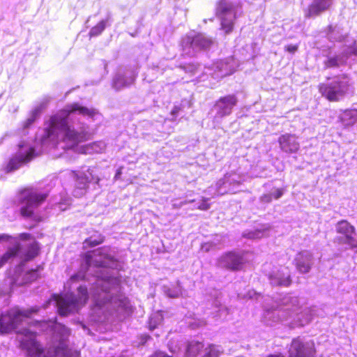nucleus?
<instances>
[{
    "mask_svg": "<svg viewBox=\"0 0 357 357\" xmlns=\"http://www.w3.org/2000/svg\"><path fill=\"white\" fill-rule=\"evenodd\" d=\"M76 115L96 119L99 116V113L93 108L83 107L78 103L66 105L64 109L45 122V134H87L82 130L83 128L79 124L76 126L69 125L68 119L75 117Z\"/></svg>",
    "mask_w": 357,
    "mask_h": 357,
    "instance_id": "nucleus-1",
    "label": "nucleus"
},
{
    "mask_svg": "<svg viewBox=\"0 0 357 357\" xmlns=\"http://www.w3.org/2000/svg\"><path fill=\"white\" fill-rule=\"evenodd\" d=\"M17 194L18 204H24L20 208V213L24 218L29 219L35 223L33 226L29 227L32 229L43 220L42 215L35 212V208L46 201L49 193L38 192L32 187H26L20 189Z\"/></svg>",
    "mask_w": 357,
    "mask_h": 357,
    "instance_id": "nucleus-2",
    "label": "nucleus"
},
{
    "mask_svg": "<svg viewBox=\"0 0 357 357\" xmlns=\"http://www.w3.org/2000/svg\"><path fill=\"white\" fill-rule=\"evenodd\" d=\"M242 13L240 0H220L216 6V15L220 20L222 29L229 33L232 31L234 22Z\"/></svg>",
    "mask_w": 357,
    "mask_h": 357,
    "instance_id": "nucleus-3",
    "label": "nucleus"
},
{
    "mask_svg": "<svg viewBox=\"0 0 357 357\" xmlns=\"http://www.w3.org/2000/svg\"><path fill=\"white\" fill-rule=\"evenodd\" d=\"M19 335V348L28 357H41L45 353V348L37 340L38 333L28 328H24L16 331Z\"/></svg>",
    "mask_w": 357,
    "mask_h": 357,
    "instance_id": "nucleus-4",
    "label": "nucleus"
},
{
    "mask_svg": "<svg viewBox=\"0 0 357 357\" xmlns=\"http://www.w3.org/2000/svg\"><path fill=\"white\" fill-rule=\"evenodd\" d=\"M40 155L41 151H37L35 146L19 144L18 151L9 160L6 169L8 172L17 170Z\"/></svg>",
    "mask_w": 357,
    "mask_h": 357,
    "instance_id": "nucleus-5",
    "label": "nucleus"
},
{
    "mask_svg": "<svg viewBox=\"0 0 357 357\" xmlns=\"http://www.w3.org/2000/svg\"><path fill=\"white\" fill-rule=\"evenodd\" d=\"M349 81L346 77H337L327 84L319 86V91L323 96L331 101L338 100L347 93Z\"/></svg>",
    "mask_w": 357,
    "mask_h": 357,
    "instance_id": "nucleus-6",
    "label": "nucleus"
},
{
    "mask_svg": "<svg viewBox=\"0 0 357 357\" xmlns=\"http://www.w3.org/2000/svg\"><path fill=\"white\" fill-rule=\"evenodd\" d=\"M212 43L211 38L202 33H199L194 36H186L183 38L181 45L185 54L192 56L200 50L208 48Z\"/></svg>",
    "mask_w": 357,
    "mask_h": 357,
    "instance_id": "nucleus-7",
    "label": "nucleus"
},
{
    "mask_svg": "<svg viewBox=\"0 0 357 357\" xmlns=\"http://www.w3.org/2000/svg\"><path fill=\"white\" fill-rule=\"evenodd\" d=\"M237 103V98L234 95H228L220 98L214 105L211 114L216 122L223 117L229 115L234 107Z\"/></svg>",
    "mask_w": 357,
    "mask_h": 357,
    "instance_id": "nucleus-8",
    "label": "nucleus"
},
{
    "mask_svg": "<svg viewBox=\"0 0 357 357\" xmlns=\"http://www.w3.org/2000/svg\"><path fill=\"white\" fill-rule=\"evenodd\" d=\"M43 269L42 265H38L36 268L26 271H24L21 266L16 267L14 275L10 278L12 285L23 286L36 281L40 278L39 271Z\"/></svg>",
    "mask_w": 357,
    "mask_h": 357,
    "instance_id": "nucleus-9",
    "label": "nucleus"
},
{
    "mask_svg": "<svg viewBox=\"0 0 357 357\" xmlns=\"http://www.w3.org/2000/svg\"><path fill=\"white\" fill-rule=\"evenodd\" d=\"M219 262L222 268L236 272L243 270L247 261L243 254L236 251H229L222 255Z\"/></svg>",
    "mask_w": 357,
    "mask_h": 357,
    "instance_id": "nucleus-10",
    "label": "nucleus"
},
{
    "mask_svg": "<svg viewBox=\"0 0 357 357\" xmlns=\"http://www.w3.org/2000/svg\"><path fill=\"white\" fill-rule=\"evenodd\" d=\"M353 56L357 57V46L354 45L343 47L337 54L327 56V59L324 62V67L326 68L340 67L344 65L347 59Z\"/></svg>",
    "mask_w": 357,
    "mask_h": 357,
    "instance_id": "nucleus-11",
    "label": "nucleus"
},
{
    "mask_svg": "<svg viewBox=\"0 0 357 357\" xmlns=\"http://www.w3.org/2000/svg\"><path fill=\"white\" fill-rule=\"evenodd\" d=\"M19 325L13 308L0 314V334H9L17 329Z\"/></svg>",
    "mask_w": 357,
    "mask_h": 357,
    "instance_id": "nucleus-12",
    "label": "nucleus"
},
{
    "mask_svg": "<svg viewBox=\"0 0 357 357\" xmlns=\"http://www.w3.org/2000/svg\"><path fill=\"white\" fill-rule=\"evenodd\" d=\"M135 77L132 71L119 72L113 79L112 86L116 91L121 90L132 84Z\"/></svg>",
    "mask_w": 357,
    "mask_h": 357,
    "instance_id": "nucleus-13",
    "label": "nucleus"
},
{
    "mask_svg": "<svg viewBox=\"0 0 357 357\" xmlns=\"http://www.w3.org/2000/svg\"><path fill=\"white\" fill-rule=\"evenodd\" d=\"M49 101V98H45L33 107V109L30 112L28 118L22 124L24 130H26L32 127L35 121L40 118Z\"/></svg>",
    "mask_w": 357,
    "mask_h": 357,
    "instance_id": "nucleus-14",
    "label": "nucleus"
},
{
    "mask_svg": "<svg viewBox=\"0 0 357 357\" xmlns=\"http://www.w3.org/2000/svg\"><path fill=\"white\" fill-rule=\"evenodd\" d=\"M60 135H43L40 142L34 146L37 151H41V155L45 151H48L52 149L59 147V137Z\"/></svg>",
    "mask_w": 357,
    "mask_h": 357,
    "instance_id": "nucleus-15",
    "label": "nucleus"
},
{
    "mask_svg": "<svg viewBox=\"0 0 357 357\" xmlns=\"http://www.w3.org/2000/svg\"><path fill=\"white\" fill-rule=\"evenodd\" d=\"M312 260L310 254L299 252L294 259V264L301 273H307L312 268Z\"/></svg>",
    "mask_w": 357,
    "mask_h": 357,
    "instance_id": "nucleus-16",
    "label": "nucleus"
},
{
    "mask_svg": "<svg viewBox=\"0 0 357 357\" xmlns=\"http://www.w3.org/2000/svg\"><path fill=\"white\" fill-rule=\"evenodd\" d=\"M332 4V0H314L309 6L305 16L310 17L317 16L328 10Z\"/></svg>",
    "mask_w": 357,
    "mask_h": 357,
    "instance_id": "nucleus-17",
    "label": "nucleus"
},
{
    "mask_svg": "<svg viewBox=\"0 0 357 357\" xmlns=\"http://www.w3.org/2000/svg\"><path fill=\"white\" fill-rule=\"evenodd\" d=\"M85 135H60L59 147L67 150L75 148L79 143L85 141Z\"/></svg>",
    "mask_w": 357,
    "mask_h": 357,
    "instance_id": "nucleus-18",
    "label": "nucleus"
},
{
    "mask_svg": "<svg viewBox=\"0 0 357 357\" xmlns=\"http://www.w3.org/2000/svg\"><path fill=\"white\" fill-rule=\"evenodd\" d=\"M281 149L287 153H295L299 149L294 135H282L279 139Z\"/></svg>",
    "mask_w": 357,
    "mask_h": 357,
    "instance_id": "nucleus-19",
    "label": "nucleus"
},
{
    "mask_svg": "<svg viewBox=\"0 0 357 357\" xmlns=\"http://www.w3.org/2000/svg\"><path fill=\"white\" fill-rule=\"evenodd\" d=\"M105 149V144L103 142H96L82 146L79 152L83 154H93L102 153Z\"/></svg>",
    "mask_w": 357,
    "mask_h": 357,
    "instance_id": "nucleus-20",
    "label": "nucleus"
},
{
    "mask_svg": "<svg viewBox=\"0 0 357 357\" xmlns=\"http://www.w3.org/2000/svg\"><path fill=\"white\" fill-rule=\"evenodd\" d=\"M22 249L20 243H16L13 247L9 248L0 259V267L6 264L9 260L15 258Z\"/></svg>",
    "mask_w": 357,
    "mask_h": 357,
    "instance_id": "nucleus-21",
    "label": "nucleus"
},
{
    "mask_svg": "<svg viewBox=\"0 0 357 357\" xmlns=\"http://www.w3.org/2000/svg\"><path fill=\"white\" fill-rule=\"evenodd\" d=\"M341 121L344 126H349L357 121V109L345 110L340 116Z\"/></svg>",
    "mask_w": 357,
    "mask_h": 357,
    "instance_id": "nucleus-22",
    "label": "nucleus"
},
{
    "mask_svg": "<svg viewBox=\"0 0 357 357\" xmlns=\"http://www.w3.org/2000/svg\"><path fill=\"white\" fill-rule=\"evenodd\" d=\"M40 251V248L39 243L36 241H34L27 247L24 253V261L26 262L33 259L39 255Z\"/></svg>",
    "mask_w": 357,
    "mask_h": 357,
    "instance_id": "nucleus-23",
    "label": "nucleus"
},
{
    "mask_svg": "<svg viewBox=\"0 0 357 357\" xmlns=\"http://www.w3.org/2000/svg\"><path fill=\"white\" fill-rule=\"evenodd\" d=\"M336 231L338 234H341L346 238L350 234L355 233V228L348 221L342 220L337 222Z\"/></svg>",
    "mask_w": 357,
    "mask_h": 357,
    "instance_id": "nucleus-24",
    "label": "nucleus"
},
{
    "mask_svg": "<svg viewBox=\"0 0 357 357\" xmlns=\"http://www.w3.org/2000/svg\"><path fill=\"white\" fill-rule=\"evenodd\" d=\"M76 302L64 298H61L57 301L58 312L61 317H66L70 312V307L75 304Z\"/></svg>",
    "mask_w": 357,
    "mask_h": 357,
    "instance_id": "nucleus-25",
    "label": "nucleus"
},
{
    "mask_svg": "<svg viewBox=\"0 0 357 357\" xmlns=\"http://www.w3.org/2000/svg\"><path fill=\"white\" fill-rule=\"evenodd\" d=\"M95 251H87L84 253L82 257L86 264L87 268L93 266L97 268H106L107 265L103 261H93L92 253Z\"/></svg>",
    "mask_w": 357,
    "mask_h": 357,
    "instance_id": "nucleus-26",
    "label": "nucleus"
},
{
    "mask_svg": "<svg viewBox=\"0 0 357 357\" xmlns=\"http://www.w3.org/2000/svg\"><path fill=\"white\" fill-rule=\"evenodd\" d=\"M305 355L304 344L296 340H294L291 345V356L303 357Z\"/></svg>",
    "mask_w": 357,
    "mask_h": 357,
    "instance_id": "nucleus-27",
    "label": "nucleus"
},
{
    "mask_svg": "<svg viewBox=\"0 0 357 357\" xmlns=\"http://www.w3.org/2000/svg\"><path fill=\"white\" fill-rule=\"evenodd\" d=\"M110 18L111 15L110 14H109L106 20L100 21L97 25L92 27L89 31L90 37H95L100 35L105 30L106 27V24L107 21L110 20Z\"/></svg>",
    "mask_w": 357,
    "mask_h": 357,
    "instance_id": "nucleus-28",
    "label": "nucleus"
},
{
    "mask_svg": "<svg viewBox=\"0 0 357 357\" xmlns=\"http://www.w3.org/2000/svg\"><path fill=\"white\" fill-rule=\"evenodd\" d=\"M217 68L219 69L220 77H223L232 74L234 72V67L229 64L227 61L225 62L221 61L218 66Z\"/></svg>",
    "mask_w": 357,
    "mask_h": 357,
    "instance_id": "nucleus-29",
    "label": "nucleus"
},
{
    "mask_svg": "<svg viewBox=\"0 0 357 357\" xmlns=\"http://www.w3.org/2000/svg\"><path fill=\"white\" fill-rule=\"evenodd\" d=\"M105 240L103 235L99 234L97 238H93L92 236L86 238L84 242V248H93L102 244Z\"/></svg>",
    "mask_w": 357,
    "mask_h": 357,
    "instance_id": "nucleus-30",
    "label": "nucleus"
},
{
    "mask_svg": "<svg viewBox=\"0 0 357 357\" xmlns=\"http://www.w3.org/2000/svg\"><path fill=\"white\" fill-rule=\"evenodd\" d=\"M15 316L18 320L20 325L22 323L24 318H31V316L29 314L28 309L20 310L18 308H13Z\"/></svg>",
    "mask_w": 357,
    "mask_h": 357,
    "instance_id": "nucleus-31",
    "label": "nucleus"
},
{
    "mask_svg": "<svg viewBox=\"0 0 357 357\" xmlns=\"http://www.w3.org/2000/svg\"><path fill=\"white\" fill-rule=\"evenodd\" d=\"M79 294V299L85 304L89 300V294L87 287L84 285H81L77 288Z\"/></svg>",
    "mask_w": 357,
    "mask_h": 357,
    "instance_id": "nucleus-32",
    "label": "nucleus"
},
{
    "mask_svg": "<svg viewBox=\"0 0 357 357\" xmlns=\"http://www.w3.org/2000/svg\"><path fill=\"white\" fill-rule=\"evenodd\" d=\"M76 181L78 182V188H85L87 187L88 183L90 182L89 178L84 175L75 174Z\"/></svg>",
    "mask_w": 357,
    "mask_h": 357,
    "instance_id": "nucleus-33",
    "label": "nucleus"
},
{
    "mask_svg": "<svg viewBox=\"0 0 357 357\" xmlns=\"http://www.w3.org/2000/svg\"><path fill=\"white\" fill-rule=\"evenodd\" d=\"M106 247H102L97 250L98 255L104 258L105 259L107 260L110 262H115L116 261V259L114 256L110 255L109 254L103 252V250L105 249Z\"/></svg>",
    "mask_w": 357,
    "mask_h": 357,
    "instance_id": "nucleus-34",
    "label": "nucleus"
},
{
    "mask_svg": "<svg viewBox=\"0 0 357 357\" xmlns=\"http://www.w3.org/2000/svg\"><path fill=\"white\" fill-rule=\"evenodd\" d=\"M208 202V198L202 197L201 199V203L198 205L197 208L201 211L208 210L211 207V204H209Z\"/></svg>",
    "mask_w": 357,
    "mask_h": 357,
    "instance_id": "nucleus-35",
    "label": "nucleus"
},
{
    "mask_svg": "<svg viewBox=\"0 0 357 357\" xmlns=\"http://www.w3.org/2000/svg\"><path fill=\"white\" fill-rule=\"evenodd\" d=\"M352 235L353 234H350L347 236L344 243L348 244L351 249L357 248V241L352 236Z\"/></svg>",
    "mask_w": 357,
    "mask_h": 357,
    "instance_id": "nucleus-36",
    "label": "nucleus"
},
{
    "mask_svg": "<svg viewBox=\"0 0 357 357\" xmlns=\"http://www.w3.org/2000/svg\"><path fill=\"white\" fill-rule=\"evenodd\" d=\"M329 29V33H328V38L330 40H342V36H336L334 33L335 28H333L331 26L328 27Z\"/></svg>",
    "mask_w": 357,
    "mask_h": 357,
    "instance_id": "nucleus-37",
    "label": "nucleus"
},
{
    "mask_svg": "<svg viewBox=\"0 0 357 357\" xmlns=\"http://www.w3.org/2000/svg\"><path fill=\"white\" fill-rule=\"evenodd\" d=\"M273 196L271 194H264L261 196L260 200L264 203H270L273 200Z\"/></svg>",
    "mask_w": 357,
    "mask_h": 357,
    "instance_id": "nucleus-38",
    "label": "nucleus"
},
{
    "mask_svg": "<svg viewBox=\"0 0 357 357\" xmlns=\"http://www.w3.org/2000/svg\"><path fill=\"white\" fill-rule=\"evenodd\" d=\"M284 194V189L278 188L274 193H271L274 199H280Z\"/></svg>",
    "mask_w": 357,
    "mask_h": 357,
    "instance_id": "nucleus-39",
    "label": "nucleus"
},
{
    "mask_svg": "<svg viewBox=\"0 0 357 357\" xmlns=\"http://www.w3.org/2000/svg\"><path fill=\"white\" fill-rule=\"evenodd\" d=\"M291 284V279L290 275L287 276L283 280L279 281L278 284L280 286L289 287Z\"/></svg>",
    "mask_w": 357,
    "mask_h": 357,
    "instance_id": "nucleus-40",
    "label": "nucleus"
},
{
    "mask_svg": "<svg viewBox=\"0 0 357 357\" xmlns=\"http://www.w3.org/2000/svg\"><path fill=\"white\" fill-rule=\"evenodd\" d=\"M29 312V314H31V316L32 317V315L33 314H36L39 312L40 310V306H38V305H35V306H32L29 308H27Z\"/></svg>",
    "mask_w": 357,
    "mask_h": 357,
    "instance_id": "nucleus-41",
    "label": "nucleus"
},
{
    "mask_svg": "<svg viewBox=\"0 0 357 357\" xmlns=\"http://www.w3.org/2000/svg\"><path fill=\"white\" fill-rule=\"evenodd\" d=\"M19 237L22 241H28L33 238L31 234L29 233H22L20 234Z\"/></svg>",
    "mask_w": 357,
    "mask_h": 357,
    "instance_id": "nucleus-42",
    "label": "nucleus"
},
{
    "mask_svg": "<svg viewBox=\"0 0 357 357\" xmlns=\"http://www.w3.org/2000/svg\"><path fill=\"white\" fill-rule=\"evenodd\" d=\"M298 49V46L296 45H289L285 47V50L290 53H294Z\"/></svg>",
    "mask_w": 357,
    "mask_h": 357,
    "instance_id": "nucleus-43",
    "label": "nucleus"
},
{
    "mask_svg": "<svg viewBox=\"0 0 357 357\" xmlns=\"http://www.w3.org/2000/svg\"><path fill=\"white\" fill-rule=\"evenodd\" d=\"M10 238H11V236L8 234H0V241H8Z\"/></svg>",
    "mask_w": 357,
    "mask_h": 357,
    "instance_id": "nucleus-44",
    "label": "nucleus"
},
{
    "mask_svg": "<svg viewBox=\"0 0 357 357\" xmlns=\"http://www.w3.org/2000/svg\"><path fill=\"white\" fill-rule=\"evenodd\" d=\"M43 323H45V321H36L33 322L32 324L34 326H38V325H40Z\"/></svg>",
    "mask_w": 357,
    "mask_h": 357,
    "instance_id": "nucleus-45",
    "label": "nucleus"
},
{
    "mask_svg": "<svg viewBox=\"0 0 357 357\" xmlns=\"http://www.w3.org/2000/svg\"><path fill=\"white\" fill-rule=\"evenodd\" d=\"M178 108L174 107V109L172 112V115H175L178 112Z\"/></svg>",
    "mask_w": 357,
    "mask_h": 357,
    "instance_id": "nucleus-46",
    "label": "nucleus"
},
{
    "mask_svg": "<svg viewBox=\"0 0 357 357\" xmlns=\"http://www.w3.org/2000/svg\"><path fill=\"white\" fill-rule=\"evenodd\" d=\"M18 111V107H15L13 109V112H17Z\"/></svg>",
    "mask_w": 357,
    "mask_h": 357,
    "instance_id": "nucleus-47",
    "label": "nucleus"
},
{
    "mask_svg": "<svg viewBox=\"0 0 357 357\" xmlns=\"http://www.w3.org/2000/svg\"><path fill=\"white\" fill-rule=\"evenodd\" d=\"M65 329H66V331L68 332V333H70V329H69V328H66Z\"/></svg>",
    "mask_w": 357,
    "mask_h": 357,
    "instance_id": "nucleus-48",
    "label": "nucleus"
}]
</instances>
